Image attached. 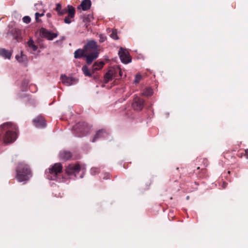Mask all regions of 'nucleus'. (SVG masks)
Here are the masks:
<instances>
[{
	"mask_svg": "<svg viewBox=\"0 0 248 248\" xmlns=\"http://www.w3.org/2000/svg\"><path fill=\"white\" fill-rule=\"evenodd\" d=\"M17 137V128L12 122H6L0 125V141L5 144L14 142Z\"/></svg>",
	"mask_w": 248,
	"mask_h": 248,
	"instance_id": "obj_1",
	"label": "nucleus"
},
{
	"mask_svg": "<svg viewBox=\"0 0 248 248\" xmlns=\"http://www.w3.org/2000/svg\"><path fill=\"white\" fill-rule=\"evenodd\" d=\"M84 48L86 52V62L88 64H90L98 56V46L95 41L90 40L84 46Z\"/></svg>",
	"mask_w": 248,
	"mask_h": 248,
	"instance_id": "obj_2",
	"label": "nucleus"
},
{
	"mask_svg": "<svg viewBox=\"0 0 248 248\" xmlns=\"http://www.w3.org/2000/svg\"><path fill=\"white\" fill-rule=\"evenodd\" d=\"M16 172V178L19 182L27 181L32 176L31 171L29 165L24 163L18 164Z\"/></svg>",
	"mask_w": 248,
	"mask_h": 248,
	"instance_id": "obj_3",
	"label": "nucleus"
},
{
	"mask_svg": "<svg viewBox=\"0 0 248 248\" xmlns=\"http://www.w3.org/2000/svg\"><path fill=\"white\" fill-rule=\"evenodd\" d=\"M56 6L55 10L57 11L59 16H62L66 14H68L64 19V21L65 23L70 24L74 21L76 10L73 6L68 5L67 8L63 9H62V5L60 3H57Z\"/></svg>",
	"mask_w": 248,
	"mask_h": 248,
	"instance_id": "obj_4",
	"label": "nucleus"
},
{
	"mask_svg": "<svg viewBox=\"0 0 248 248\" xmlns=\"http://www.w3.org/2000/svg\"><path fill=\"white\" fill-rule=\"evenodd\" d=\"M62 165L60 163H56L46 170L47 178L50 180L57 181L62 170Z\"/></svg>",
	"mask_w": 248,
	"mask_h": 248,
	"instance_id": "obj_5",
	"label": "nucleus"
},
{
	"mask_svg": "<svg viewBox=\"0 0 248 248\" xmlns=\"http://www.w3.org/2000/svg\"><path fill=\"white\" fill-rule=\"evenodd\" d=\"M89 131L88 124L84 122H80L73 126L72 131L76 136L78 137L85 135Z\"/></svg>",
	"mask_w": 248,
	"mask_h": 248,
	"instance_id": "obj_6",
	"label": "nucleus"
},
{
	"mask_svg": "<svg viewBox=\"0 0 248 248\" xmlns=\"http://www.w3.org/2000/svg\"><path fill=\"white\" fill-rule=\"evenodd\" d=\"M84 167L78 162L68 164L65 168V173L68 176H75L81 170H84Z\"/></svg>",
	"mask_w": 248,
	"mask_h": 248,
	"instance_id": "obj_7",
	"label": "nucleus"
},
{
	"mask_svg": "<svg viewBox=\"0 0 248 248\" xmlns=\"http://www.w3.org/2000/svg\"><path fill=\"white\" fill-rule=\"evenodd\" d=\"M119 71V66H113L109 68L104 77V81L105 83L112 80L115 77Z\"/></svg>",
	"mask_w": 248,
	"mask_h": 248,
	"instance_id": "obj_8",
	"label": "nucleus"
},
{
	"mask_svg": "<svg viewBox=\"0 0 248 248\" xmlns=\"http://www.w3.org/2000/svg\"><path fill=\"white\" fill-rule=\"evenodd\" d=\"M39 34L42 37L45 38L48 40H52L58 35V33L50 31L44 28H41L40 29Z\"/></svg>",
	"mask_w": 248,
	"mask_h": 248,
	"instance_id": "obj_9",
	"label": "nucleus"
},
{
	"mask_svg": "<svg viewBox=\"0 0 248 248\" xmlns=\"http://www.w3.org/2000/svg\"><path fill=\"white\" fill-rule=\"evenodd\" d=\"M119 56L122 62L127 64L131 61L129 52L125 49L121 48L119 51Z\"/></svg>",
	"mask_w": 248,
	"mask_h": 248,
	"instance_id": "obj_10",
	"label": "nucleus"
},
{
	"mask_svg": "<svg viewBox=\"0 0 248 248\" xmlns=\"http://www.w3.org/2000/svg\"><path fill=\"white\" fill-rule=\"evenodd\" d=\"M144 106V100L140 97L136 96L134 98L133 102L132 103V108L136 110H141Z\"/></svg>",
	"mask_w": 248,
	"mask_h": 248,
	"instance_id": "obj_11",
	"label": "nucleus"
},
{
	"mask_svg": "<svg viewBox=\"0 0 248 248\" xmlns=\"http://www.w3.org/2000/svg\"><path fill=\"white\" fill-rule=\"evenodd\" d=\"M33 122L35 126L37 128H44L46 125L45 118L42 116H37L33 120Z\"/></svg>",
	"mask_w": 248,
	"mask_h": 248,
	"instance_id": "obj_12",
	"label": "nucleus"
},
{
	"mask_svg": "<svg viewBox=\"0 0 248 248\" xmlns=\"http://www.w3.org/2000/svg\"><path fill=\"white\" fill-rule=\"evenodd\" d=\"M59 157L61 160L66 161L72 157L71 152L68 151H62L60 153Z\"/></svg>",
	"mask_w": 248,
	"mask_h": 248,
	"instance_id": "obj_13",
	"label": "nucleus"
},
{
	"mask_svg": "<svg viewBox=\"0 0 248 248\" xmlns=\"http://www.w3.org/2000/svg\"><path fill=\"white\" fill-rule=\"evenodd\" d=\"M92 5L91 0H83L78 8H81L83 11H86L90 9Z\"/></svg>",
	"mask_w": 248,
	"mask_h": 248,
	"instance_id": "obj_14",
	"label": "nucleus"
},
{
	"mask_svg": "<svg viewBox=\"0 0 248 248\" xmlns=\"http://www.w3.org/2000/svg\"><path fill=\"white\" fill-rule=\"evenodd\" d=\"M105 65L103 61H96L93 65L92 72L94 73L95 71L101 70Z\"/></svg>",
	"mask_w": 248,
	"mask_h": 248,
	"instance_id": "obj_15",
	"label": "nucleus"
},
{
	"mask_svg": "<svg viewBox=\"0 0 248 248\" xmlns=\"http://www.w3.org/2000/svg\"><path fill=\"white\" fill-rule=\"evenodd\" d=\"M61 79L62 83L66 85H71L73 83V78L67 77L65 75H62L61 76Z\"/></svg>",
	"mask_w": 248,
	"mask_h": 248,
	"instance_id": "obj_16",
	"label": "nucleus"
},
{
	"mask_svg": "<svg viewBox=\"0 0 248 248\" xmlns=\"http://www.w3.org/2000/svg\"><path fill=\"white\" fill-rule=\"evenodd\" d=\"M86 52L83 47V49H78L74 53V57L76 59L81 58L82 57H85Z\"/></svg>",
	"mask_w": 248,
	"mask_h": 248,
	"instance_id": "obj_17",
	"label": "nucleus"
},
{
	"mask_svg": "<svg viewBox=\"0 0 248 248\" xmlns=\"http://www.w3.org/2000/svg\"><path fill=\"white\" fill-rule=\"evenodd\" d=\"M0 55L5 59H10L12 56V52L4 48H0Z\"/></svg>",
	"mask_w": 248,
	"mask_h": 248,
	"instance_id": "obj_18",
	"label": "nucleus"
},
{
	"mask_svg": "<svg viewBox=\"0 0 248 248\" xmlns=\"http://www.w3.org/2000/svg\"><path fill=\"white\" fill-rule=\"evenodd\" d=\"M16 60L19 62H27L28 61V58L26 55L23 54V51H21L20 56L16 55Z\"/></svg>",
	"mask_w": 248,
	"mask_h": 248,
	"instance_id": "obj_19",
	"label": "nucleus"
},
{
	"mask_svg": "<svg viewBox=\"0 0 248 248\" xmlns=\"http://www.w3.org/2000/svg\"><path fill=\"white\" fill-rule=\"evenodd\" d=\"M153 94V89L150 87L145 88L141 93L142 95L145 96H150Z\"/></svg>",
	"mask_w": 248,
	"mask_h": 248,
	"instance_id": "obj_20",
	"label": "nucleus"
},
{
	"mask_svg": "<svg viewBox=\"0 0 248 248\" xmlns=\"http://www.w3.org/2000/svg\"><path fill=\"white\" fill-rule=\"evenodd\" d=\"M27 45H28V46L33 51H35L38 48L37 46L35 45L33 40L31 38H30V40L28 41Z\"/></svg>",
	"mask_w": 248,
	"mask_h": 248,
	"instance_id": "obj_21",
	"label": "nucleus"
},
{
	"mask_svg": "<svg viewBox=\"0 0 248 248\" xmlns=\"http://www.w3.org/2000/svg\"><path fill=\"white\" fill-rule=\"evenodd\" d=\"M82 70L84 73V74L86 76H88L89 77H92V74H93V72H91L90 69L88 68V67L86 65H84L82 68Z\"/></svg>",
	"mask_w": 248,
	"mask_h": 248,
	"instance_id": "obj_22",
	"label": "nucleus"
},
{
	"mask_svg": "<svg viewBox=\"0 0 248 248\" xmlns=\"http://www.w3.org/2000/svg\"><path fill=\"white\" fill-rule=\"evenodd\" d=\"M93 17L91 15H88L85 16L83 17V21L88 26V24L91 21L93 20Z\"/></svg>",
	"mask_w": 248,
	"mask_h": 248,
	"instance_id": "obj_23",
	"label": "nucleus"
},
{
	"mask_svg": "<svg viewBox=\"0 0 248 248\" xmlns=\"http://www.w3.org/2000/svg\"><path fill=\"white\" fill-rule=\"evenodd\" d=\"M104 133V131L103 130H98L95 134L94 137H93L92 140V142H94L97 139L103 137Z\"/></svg>",
	"mask_w": 248,
	"mask_h": 248,
	"instance_id": "obj_24",
	"label": "nucleus"
},
{
	"mask_svg": "<svg viewBox=\"0 0 248 248\" xmlns=\"http://www.w3.org/2000/svg\"><path fill=\"white\" fill-rule=\"evenodd\" d=\"M111 38L114 40H118L119 39V37L117 35V30L115 29H113L112 30V32L110 35Z\"/></svg>",
	"mask_w": 248,
	"mask_h": 248,
	"instance_id": "obj_25",
	"label": "nucleus"
},
{
	"mask_svg": "<svg viewBox=\"0 0 248 248\" xmlns=\"http://www.w3.org/2000/svg\"><path fill=\"white\" fill-rule=\"evenodd\" d=\"M100 172V170L99 168H96V167H93L91 168L90 170V172L92 175H95L97 174H98Z\"/></svg>",
	"mask_w": 248,
	"mask_h": 248,
	"instance_id": "obj_26",
	"label": "nucleus"
},
{
	"mask_svg": "<svg viewBox=\"0 0 248 248\" xmlns=\"http://www.w3.org/2000/svg\"><path fill=\"white\" fill-rule=\"evenodd\" d=\"M224 157L228 160H230V158H232L233 157V156L231 155V153L229 151L225 152L224 154Z\"/></svg>",
	"mask_w": 248,
	"mask_h": 248,
	"instance_id": "obj_27",
	"label": "nucleus"
},
{
	"mask_svg": "<svg viewBox=\"0 0 248 248\" xmlns=\"http://www.w3.org/2000/svg\"><path fill=\"white\" fill-rule=\"evenodd\" d=\"M99 38L100 43H103V42H105L107 39L106 36L103 34H99Z\"/></svg>",
	"mask_w": 248,
	"mask_h": 248,
	"instance_id": "obj_28",
	"label": "nucleus"
},
{
	"mask_svg": "<svg viewBox=\"0 0 248 248\" xmlns=\"http://www.w3.org/2000/svg\"><path fill=\"white\" fill-rule=\"evenodd\" d=\"M102 179H110L111 177V175L108 172H105L103 174H102Z\"/></svg>",
	"mask_w": 248,
	"mask_h": 248,
	"instance_id": "obj_29",
	"label": "nucleus"
},
{
	"mask_svg": "<svg viewBox=\"0 0 248 248\" xmlns=\"http://www.w3.org/2000/svg\"><path fill=\"white\" fill-rule=\"evenodd\" d=\"M44 15V13H42L41 14H40L39 13H36V14H35V19H36V21L37 22H39L40 21V20L39 19V18L40 17H41V16H43Z\"/></svg>",
	"mask_w": 248,
	"mask_h": 248,
	"instance_id": "obj_30",
	"label": "nucleus"
},
{
	"mask_svg": "<svg viewBox=\"0 0 248 248\" xmlns=\"http://www.w3.org/2000/svg\"><path fill=\"white\" fill-rule=\"evenodd\" d=\"M22 20L26 24L29 23L31 20V18L29 16H25L23 17Z\"/></svg>",
	"mask_w": 248,
	"mask_h": 248,
	"instance_id": "obj_31",
	"label": "nucleus"
},
{
	"mask_svg": "<svg viewBox=\"0 0 248 248\" xmlns=\"http://www.w3.org/2000/svg\"><path fill=\"white\" fill-rule=\"evenodd\" d=\"M141 78V76L140 75H137L135 77V82L136 83H138L140 82Z\"/></svg>",
	"mask_w": 248,
	"mask_h": 248,
	"instance_id": "obj_32",
	"label": "nucleus"
},
{
	"mask_svg": "<svg viewBox=\"0 0 248 248\" xmlns=\"http://www.w3.org/2000/svg\"><path fill=\"white\" fill-rule=\"evenodd\" d=\"M202 163H203V166L204 167H206L208 166V161L207 159L206 158H203L202 159Z\"/></svg>",
	"mask_w": 248,
	"mask_h": 248,
	"instance_id": "obj_33",
	"label": "nucleus"
},
{
	"mask_svg": "<svg viewBox=\"0 0 248 248\" xmlns=\"http://www.w3.org/2000/svg\"><path fill=\"white\" fill-rule=\"evenodd\" d=\"M245 153H244V156L247 158V159H248V149H246L245 151Z\"/></svg>",
	"mask_w": 248,
	"mask_h": 248,
	"instance_id": "obj_34",
	"label": "nucleus"
},
{
	"mask_svg": "<svg viewBox=\"0 0 248 248\" xmlns=\"http://www.w3.org/2000/svg\"><path fill=\"white\" fill-rule=\"evenodd\" d=\"M237 156L240 157V158H241L243 156H244V154L243 153H238V154H237Z\"/></svg>",
	"mask_w": 248,
	"mask_h": 248,
	"instance_id": "obj_35",
	"label": "nucleus"
},
{
	"mask_svg": "<svg viewBox=\"0 0 248 248\" xmlns=\"http://www.w3.org/2000/svg\"><path fill=\"white\" fill-rule=\"evenodd\" d=\"M118 72L119 73L120 76L121 77H122L123 73L122 72V70H121V68L119 67V71H118Z\"/></svg>",
	"mask_w": 248,
	"mask_h": 248,
	"instance_id": "obj_36",
	"label": "nucleus"
},
{
	"mask_svg": "<svg viewBox=\"0 0 248 248\" xmlns=\"http://www.w3.org/2000/svg\"><path fill=\"white\" fill-rule=\"evenodd\" d=\"M227 186V183H226V182H224L223 183V184H222V187H223L224 188H226V187Z\"/></svg>",
	"mask_w": 248,
	"mask_h": 248,
	"instance_id": "obj_37",
	"label": "nucleus"
},
{
	"mask_svg": "<svg viewBox=\"0 0 248 248\" xmlns=\"http://www.w3.org/2000/svg\"><path fill=\"white\" fill-rule=\"evenodd\" d=\"M46 16L48 17H50L51 16V14L50 13H47Z\"/></svg>",
	"mask_w": 248,
	"mask_h": 248,
	"instance_id": "obj_38",
	"label": "nucleus"
},
{
	"mask_svg": "<svg viewBox=\"0 0 248 248\" xmlns=\"http://www.w3.org/2000/svg\"><path fill=\"white\" fill-rule=\"evenodd\" d=\"M202 170H204V171H206V169H202Z\"/></svg>",
	"mask_w": 248,
	"mask_h": 248,
	"instance_id": "obj_39",
	"label": "nucleus"
},
{
	"mask_svg": "<svg viewBox=\"0 0 248 248\" xmlns=\"http://www.w3.org/2000/svg\"><path fill=\"white\" fill-rule=\"evenodd\" d=\"M199 169H200V167H197V170H199Z\"/></svg>",
	"mask_w": 248,
	"mask_h": 248,
	"instance_id": "obj_40",
	"label": "nucleus"
}]
</instances>
